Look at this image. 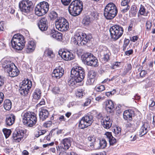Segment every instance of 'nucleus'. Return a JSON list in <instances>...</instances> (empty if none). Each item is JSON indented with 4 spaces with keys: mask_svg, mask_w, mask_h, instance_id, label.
Wrapping results in <instances>:
<instances>
[{
    "mask_svg": "<svg viewBox=\"0 0 155 155\" xmlns=\"http://www.w3.org/2000/svg\"><path fill=\"white\" fill-rule=\"evenodd\" d=\"M85 76L83 68L80 67H74L71 71V78L68 81V84L73 86L77 83L81 82Z\"/></svg>",
    "mask_w": 155,
    "mask_h": 155,
    "instance_id": "1",
    "label": "nucleus"
},
{
    "mask_svg": "<svg viewBox=\"0 0 155 155\" xmlns=\"http://www.w3.org/2000/svg\"><path fill=\"white\" fill-rule=\"evenodd\" d=\"M69 13L72 16H76L79 15L83 9L82 2L80 0L73 1L68 7Z\"/></svg>",
    "mask_w": 155,
    "mask_h": 155,
    "instance_id": "2",
    "label": "nucleus"
},
{
    "mask_svg": "<svg viewBox=\"0 0 155 155\" xmlns=\"http://www.w3.org/2000/svg\"><path fill=\"white\" fill-rule=\"evenodd\" d=\"M25 43L24 37L19 34L15 35L11 42L12 47L18 50H21L24 48Z\"/></svg>",
    "mask_w": 155,
    "mask_h": 155,
    "instance_id": "3",
    "label": "nucleus"
},
{
    "mask_svg": "<svg viewBox=\"0 0 155 155\" xmlns=\"http://www.w3.org/2000/svg\"><path fill=\"white\" fill-rule=\"evenodd\" d=\"M117 12V9L114 4L113 3H110L106 6L104 14L107 19L110 20L116 16Z\"/></svg>",
    "mask_w": 155,
    "mask_h": 155,
    "instance_id": "4",
    "label": "nucleus"
},
{
    "mask_svg": "<svg viewBox=\"0 0 155 155\" xmlns=\"http://www.w3.org/2000/svg\"><path fill=\"white\" fill-rule=\"evenodd\" d=\"M36 115L33 112H27L22 114V117L24 124L31 127L36 123L37 119Z\"/></svg>",
    "mask_w": 155,
    "mask_h": 155,
    "instance_id": "5",
    "label": "nucleus"
},
{
    "mask_svg": "<svg viewBox=\"0 0 155 155\" xmlns=\"http://www.w3.org/2000/svg\"><path fill=\"white\" fill-rule=\"evenodd\" d=\"M19 6L22 13L25 15L31 12L34 7L32 2L29 0H22L19 2Z\"/></svg>",
    "mask_w": 155,
    "mask_h": 155,
    "instance_id": "6",
    "label": "nucleus"
},
{
    "mask_svg": "<svg viewBox=\"0 0 155 155\" xmlns=\"http://www.w3.org/2000/svg\"><path fill=\"white\" fill-rule=\"evenodd\" d=\"M49 5L48 3L43 2L37 5L35 9V14L38 16H42L48 11Z\"/></svg>",
    "mask_w": 155,
    "mask_h": 155,
    "instance_id": "7",
    "label": "nucleus"
},
{
    "mask_svg": "<svg viewBox=\"0 0 155 155\" xmlns=\"http://www.w3.org/2000/svg\"><path fill=\"white\" fill-rule=\"evenodd\" d=\"M112 39L117 40L122 35L124 30L123 28L118 25H115L110 28L109 30Z\"/></svg>",
    "mask_w": 155,
    "mask_h": 155,
    "instance_id": "8",
    "label": "nucleus"
},
{
    "mask_svg": "<svg viewBox=\"0 0 155 155\" xmlns=\"http://www.w3.org/2000/svg\"><path fill=\"white\" fill-rule=\"evenodd\" d=\"M56 28L61 31H67L69 28V25L68 21L63 17H59L58 18L55 22Z\"/></svg>",
    "mask_w": 155,
    "mask_h": 155,
    "instance_id": "9",
    "label": "nucleus"
},
{
    "mask_svg": "<svg viewBox=\"0 0 155 155\" xmlns=\"http://www.w3.org/2000/svg\"><path fill=\"white\" fill-rule=\"evenodd\" d=\"M93 121V115L88 114L82 118L79 122V127L81 129H84L90 126Z\"/></svg>",
    "mask_w": 155,
    "mask_h": 155,
    "instance_id": "10",
    "label": "nucleus"
},
{
    "mask_svg": "<svg viewBox=\"0 0 155 155\" xmlns=\"http://www.w3.org/2000/svg\"><path fill=\"white\" fill-rule=\"evenodd\" d=\"M31 86L32 83L31 81L28 80H27L26 81H23L22 86L19 89V92L20 94L22 95L26 96L28 94Z\"/></svg>",
    "mask_w": 155,
    "mask_h": 155,
    "instance_id": "11",
    "label": "nucleus"
},
{
    "mask_svg": "<svg viewBox=\"0 0 155 155\" xmlns=\"http://www.w3.org/2000/svg\"><path fill=\"white\" fill-rule=\"evenodd\" d=\"M1 64L5 72H9L12 67L15 68L14 64L10 61L3 59L1 61Z\"/></svg>",
    "mask_w": 155,
    "mask_h": 155,
    "instance_id": "12",
    "label": "nucleus"
},
{
    "mask_svg": "<svg viewBox=\"0 0 155 155\" xmlns=\"http://www.w3.org/2000/svg\"><path fill=\"white\" fill-rule=\"evenodd\" d=\"M39 29L42 31H46L48 27L47 19L45 17L42 18L38 23Z\"/></svg>",
    "mask_w": 155,
    "mask_h": 155,
    "instance_id": "13",
    "label": "nucleus"
},
{
    "mask_svg": "<svg viewBox=\"0 0 155 155\" xmlns=\"http://www.w3.org/2000/svg\"><path fill=\"white\" fill-rule=\"evenodd\" d=\"M25 131L22 130H19L18 131H15L13 134V139L16 142H19L23 138Z\"/></svg>",
    "mask_w": 155,
    "mask_h": 155,
    "instance_id": "14",
    "label": "nucleus"
},
{
    "mask_svg": "<svg viewBox=\"0 0 155 155\" xmlns=\"http://www.w3.org/2000/svg\"><path fill=\"white\" fill-rule=\"evenodd\" d=\"M59 54L65 61L71 60L74 58L73 54L69 51H60Z\"/></svg>",
    "mask_w": 155,
    "mask_h": 155,
    "instance_id": "15",
    "label": "nucleus"
},
{
    "mask_svg": "<svg viewBox=\"0 0 155 155\" xmlns=\"http://www.w3.org/2000/svg\"><path fill=\"white\" fill-rule=\"evenodd\" d=\"M149 124L148 122H145L141 127L139 130V136L140 137L146 134L150 129Z\"/></svg>",
    "mask_w": 155,
    "mask_h": 155,
    "instance_id": "16",
    "label": "nucleus"
},
{
    "mask_svg": "<svg viewBox=\"0 0 155 155\" xmlns=\"http://www.w3.org/2000/svg\"><path fill=\"white\" fill-rule=\"evenodd\" d=\"M102 126L105 128L108 129L111 127L112 121L110 119L109 117L106 116L104 117V119L101 121Z\"/></svg>",
    "mask_w": 155,
    "mask_h": 155,
    "instance_id": "17",
    "label": "nucleus"
},
{
    "mask_svg": "<svg viewBox=\"0 0 155 155\" xmlns=\"http://www.w3.org/2000/svg\"><path fill=\"white\" fill-rule=\"evenodd\" d=\"M64 73L63 69L61 67L56 68L53 71L52 76L57 79H59L63 75Z\"/></svg>",
    "mask_w": 155,
    "mask_h": 155,
    "instance_id": "18",
    "label": "nucleus"
},
{
    "mask_svg": "<svg viewBox=\"0 0 155 155\" xmlns=\"http://www.w3.org/2000/svg\"><path fill=\"white\" fill-rule=\"evenodd\" d=\"M134 115V112L131 110H125L123 114L124 119L127 121H132V117Z\"/></svg>",
    "mask_w": 155,
    "mask_h": 155,
    "instance_id": "19",
    "label": "nucleus"
},
{
    "mask_svg": "<svg viewBox=\"0 0 155 155\" xmlns=\"http://www.w3.org/2000/svg\"><path fill=\"white\" fill-rule=\"evenodd\" d=\"M73 141V139L71 137H68L63 139L61 143L64 145V147L63 148L65 150H68L71 146V142Z\"/></svg>",
    "mask_w": 155,
    "mask_h": 155,
    "instance_id": "20",
    "label": "nucleus"
},
{
    "mask_svg": "<svg viewBox=\"0 0 155 155\" xmlns=\"http://www.w3.org/2000/svg\"><path fill=\"white\" fill-rule=\"evenodd\" d=\"M96 74L94 71H90L88 74V78L86 82V84L88 85L92 84L94 81V78Z\"/></svg>",
    "mask_w": 155,
    "mask_h": 155,
    "instance_id": "21",
    "label": "nucleus"
},
{
    "mask_svg": "<svg viewBox=\"0 0 155 155\" xmlns=\"http://www.w3.org/2000/svg\"><path fill=\"white\" fill-rule=\"evenodd\" d=\"M36 47L35 42L33 41H30L28 42L27 48L26 51L27 53H29L32 52L35 50Z\"/></svg>",
    "mask_w": 155,
    "mask_h": 155,
    "instance_id": "22",
    "label": "nucleus"
},
{
    "mask_svg": "<svg viewBox=\"0 0 155 155\" xmlns=\"http://www.w3.org/2000/svg\"><path fill=\"white\" fill-rule=\"evenodd\" d=\"M94 56L92 54L90 53H84L82 56V60L87 64L89 61L93 58Z\"/></svg>",
    "mask_w": 155,
    "mask_h": 155,
    "instance_id": "23",
    "label": "nucleus"
},
{
    "mask_svg": "<svg viewBox=\"0 0 155 155\" xmlns=\"http://www.w3.org/2000/svg\"><path fill=\"white\" fill-rule=\"evenodd\" d=\"M49 113L47 110L45 109H41L40 111L39 116L40 120L42 121L45 120L48 116Z\"/></svg>",
    "mask_w": 155,
    "mask_h": 155,
    "instance_id": "24",
    "label": "nucleus"
},
{
    "mask_svg": "<svg viewBox=\"0 0 155 155\" xmlns=\"http://www.w3.org/2000/svg\"><path fill=\"white\" fill-rule=\"evenodd\" d=\"M15 120V116L13 114L7 117L5 119V123L6 125L11 126L14 123Z\"/></svg>",
    "mask_w": 155,
    "mask_h": 155,
    "instance_id": "25",
    "label": "nucleus"
},
{
    "mask_svg": "<svg viewBox=\"0 0 155 155\" xmlns=\"http://www.w3.org/2000/svg\"><path fill=\"white\" fill-rule=\"evenodd\" d=\"M9 72L7 73H8V75L11 77L16 76L19 74V71L15 65V68L12 67V68H11Z\"/></svg>",
    "mask_w": 155,
    "mask_h": 155,
    "instance_id": "26",
    "label": "nucleus"
},
{
    "mask_svg": "<svg viewBox=\"0 0 155 155\" xmlns=\"http://www.w3.org/2000/svg\"><path fill=\"white\" fill-rule=\"evenodd\" d=\"M9 72L7 73H8V75L11 77L16 76L19 74V71L15 65V68L12 67V68H11Z\"/></svg>",
    "mask_w": 155,
    "mask_h": 155,
    "instance_id": "27",
    "label": "nucleus"
},
{
    "mask_svg": "<svg viewBox=\"0 0 155 155\" xmlns=\"http://www.w3.org/2000/svg\"><path fill=\"white\" fill-rule=\"evenodd\" d=\"M81 35L82 36V38L81 45L86 44L89 41L90 39L92 38L91 35H90V36L87 35L84 33H81Z\"/></svg>",
    "mask_w": 155,
    "mask_h": 155,
    "instance_id": "28",
    "label": "nucleus"
},
{
    "mask_svg": "<svg viewBox=\"0 0 155 155\" xmlns=\"http://www.w3.org/2000/svg\"><path fill=\"white\" fill-rule=\"evenodd\" d=\"M105 104L106 110H109L110 112L114 108V105L113 102L111 100H107L105 101Z\"/></svg>",
    "mask_w": 155,
    "mask_h": 155,
    "instance_id": "29",
    "label": "nucleus"
},
{
    "mask_svg": "<svg viewBox=\"0 0 155 155\" xmlns=\"http://www.w3.org/2000/svg\"><path fill=\"white\" fill-rule=\"evenodd\" d=\"M98 61L97 58L94 56L92 59H91L88 62L87 65L93 67L98 66Z\"/></svg>",
    "mask_w": 155,
    "mask_h": 155,
    "instance_id": "30",
    "label": "nucleus"
},
{
    "mask_svg": "<svg viewBox=\"0 0 155 155\" xmlns=\"http://www.w3.org/2000/svg\"><path fill=\"white\" fill-rule=\"evenodd\" d=\"M103 57L102 59L104 62H106L109 60L110 53L108 50H106L103 51Z\"/></svg>",
    "mask_w": 155,
    "mask_h": 155,
    "instance_id": "31",
    "label": "nucleus"
},
{
    "mask_svg": "<svg viewBox=\"0 0 155 155\" xmlns=\"http://www.w3.org/2000/svg\"><path fill=\"white\" fill-rule=\"evenodd\" d=\"M41 96V92L40 89H36L33 94V98L35 99L38 100Z\"/></svg>",
    "mask_w": 155,
    "mask_h": 155,
    "instance_id": "32",
    "label": "nucleus"
},
{
    "mask_svg": "<svg viewBox=\"0 0 155 155\" xmlns=\"http://www.w3.org/2000/svg\"><path fill=\"white\" fill-rule=\"evenodd\" d=\"M4 107L5 109L9 110L12 107V102L9 100H5L4 103Z\"/></svg>",
    "mask_w": 155,
    "mask_h": 155,
    "instance_id": "33",
    "label": "nucleus"
},
{
    "mask_svg": "<svg viewBox=\"0 0 155 155\" xmlns=\"http://www.w3.org/2000/svg\"><path fill=\"white\" fill-rule=\"evenodd\" d=\"M126 126L129 130L132 132L134 131L136 129L135 125L132 122H127L126 124Z\"/></svg>",
    "mask_w": 155,
    "mask_h": 155,
    "instance_id": "34",
    "label": "nucleus"
},
{
    "mask_svg": "<svg viewBox=\"0 0 155 155\" xmlns=\"http://www.w3.org/2000/svg\"><path fill=\"white\" fill-rule=\"evenodd\" d=\"M52 37L58 41L62 40V34L58 31H55L54 32L52 35Z\"/></svg>",
    "mask_w": 155,
    "mask_h": 155,
    "instance_id": "35",
    "label": "nucleus"
},
{
    "mask_svg": "<svg viewBox=\"0 0 155 155\" xmlns=\"http://www.w3.org/2000/svg\"><path fill=\"white\" fill-rule=\"evenodd\" d=\"M91 20L90 17L87 16L85 17L83 19L82 21V23L85 26L89 25L91 23Z\"/></svg>",
    "mask_w": 155,
    "mask_h": 155,
    "instance_id": "36",
    "label": "nucleus"
},
{
    "mask_svg": "<svg viewBox=\"0 0 155 155\" xmlns=\"http://www.w3.org/2000/svg\"><path fill=\"white\" fill-rule=\"evenodd\" d=\"M121 128L119 127H116L113 129V132L116 137H119L121 135Z\"/></svg>",
    "mask_w": 155,
    "mask_h": 155,
    "instance_id": "37",
    "label": "nucleus"
},
{
    "mask_svg": "<svg viewBox=\"0 0 155 155\" xmlns=\"http://www.w3.org/2000/svg\"><path fill=\"white\" fill-rule=\"evenodd\" d=\"M82 38V36L81 35V33H80V34L77 33L74 35V37L73 38V40H77L79 42V44L81 45Z\"/></svg>",
    "mask_w": 155,
    "mask_h": 155,
    "instance_id": "38",
    "label": "nucleus"
},
{
    "mask_svg": "<svg viewBox=\"0 0 155 155\" xmlns=\"http://www.w3.org/2000/svg\"><path fill=\"white\" fill-rule=\"evenodd\" d=\"M137 134L134 133H132L129 134L128 137L130 142H133L137 139Z\"/></svg>",
    "mask_w": 155,
    "mask_h": 155,
    "instance_id": "39",
    "label": "nucleus"
},
{
    "mask_svg": "<svg viewBox=\"0 0 155 155\" xmlns=\"http://www.w3.org/2000/svg\"><path fill=\"white\" fill-rule=\"evenodd\" d=\"M49 16L51 20H54L58 17V15L56 12L52 11L49 14Z\"/></svg>",
    "mask_w": 155,
    "mask_h": 155,
    "instance_id": "40",
    "label": "nucleus"
},
{
    "mask_svg": "<svg viewBox=\"0 0 155 155\" xmlns=\"http://www.w3.org/2000/svg\"><path fill=\"white\" fill-rule=\"evenodd\" d=\"M107 144L106 140L104 139H102L100 140V148L101 149H104L106 147Z\"/></svg>",
    "mask_w": 155,
    "mask_h": 155,
    "instance_id": "41",
    "label": "nucleus"
},
{
    "mask_svg": "<svg viewBox=\"0 0 155 155\" xmlns=\"http://www.w3.org/2000/svg\"><path fill=\"white\" fill-rule=\"evenodd\" d=\"M3 132L6 138H8L11 133V131L10 129L4 128L3 130Z\"/></svg>",
    "mask_w": 155,
    "mask_h": 155,
    "instance_id": "42",
    "label": "nucleus"
},
{
    "mask_svg": "<svg viewBox=\"0 0 155 155\" xmlns=\"http://www.w3.org/2000/svg\"><path fill=\"white\" fill-rule=\"evenodd\" d=\"M129 5H127L126 6L121 7L120 8L121 12L122 13H124L127 12L130 8Z\"/></svg>",
    "mask_w": 155,
    "mask_h": 155,
    "instance_id": "43",
    "label": "nucleus"
},
{
    "mask_svg": "<svg viewBox=\"0 0 155 155\" xmlns=\"http://www.w3.org/2000/svg\"><path fill=\"white\" fill-rule=\"evenodd\" d=\"M136 8V6L134 5H132L131 7L130 12L133 16H135L137 12Z\"/></svg>",
    "mask_w": 155,
    "mask_h": 155,
    "instance_id": "44",
    "label": "nucleus"
},
{
    "mask_svg": "<svg viewBox=\"0 0 155 155\" xmlns=\"http://www.w3.org/2000/svg\"><path fill=\"white\" fill-rule=\"evenodd\" d=\"M130 42V41L128 39H125L124 41V44L123 46V49L124 51H125L128 45Z\"/></svg>",
    "mask_w": 155,
    "mask_h": 155,
    "instance_id": "45",
    "label": "nucleus"
},
{
    "mask_svg": "<svg viewBox=\"0 0 155 155\" xmlns=\"http://www.w3.org/2000/svg\"><path fill=\"white\" fill-rule=\"evenodd\" d=\"M145 9L143 5H141L139 12L141 15H144L145 13Z\"/></svg>",
    "mask_w": 155,
    "mask_h": 155,
    "instance_id": "46",
    "label": "nucleus"
},
{
    "mask_svg": "<svg viewBox=\"0 0 155 155\" xmlns=\"http://www.w3.org/2000/svg\"><path fill=\"white\" fill-rule=\"evenodd\" d=\"M96 89L97 91H102L105 90V87L104 85H101L96 87Z\"/></svg>",
    "mask_w": 155,
    "mask_h": 155,
    "instance_id": "47",
    "label": "nucleus"
},
{
    "mask_svg": "<svg viewBox=\"0 0 155 155\" xmlns=\"http://www.w3.org/2000/svg\"><path fill=\"white\" fill-rule=\"evenodd\" d=\"M130 2V0H124L122 1L121 3V7L126 6L128 5V3Z\"/></svg>",
    "mask_w": 155,
    "mask_h": 155,
    "instance_id": "48",
    "label": "nucleus"
},
{
    "mask_svg": "<svg viewBox=\"0 0 155 155\" xmlns=\"http://www.w3.org/2000/svg\"><path fill=\"white\" fill-rule=\"evenodd\" d=\"M51 125L52 122L51 121H48L43 124V126L45 127H51Z\"/></svg>",
    "mask_w": 155,
    "mask_h": 155,
    "instance_id": "49",
    "label": "nucleus"
},
{
    "mask_svg": "<svg viewBox=\"0 0 155 155\" xmlns=\"http://www.w3.org/2000/svg\"><path fill=\"white\" fill-rule=\"evenodd\" d=\"M108 140L110 143V145H113L116 142V139L114 138L113 136L112 138H111L109 139Z\"/></svg>",
    "mask_w": 155,
    "mask_h": 155,
    "instance_id": "50",
    "label": "nucleus"
},
{
    "mask_svg": "<svg viewBox=\"0 0 155 155\" xmlns=\"http://www.w3.org/2000/svg\"><path fill=\"white\" fill-rule=\"evenodd\" d=\"M61 3L64 5H68L71 1V0H61Z\"/></svg>",
    "mask_w": 155,
    "mask_h": 155,
    "instance_id": "51",
    "label": "nucleus"
},
{
    "mask_svg": "<svg viewBox=\"0 0 155 155\" xmlns=\"http://www.w3.org/2000/svg\"><path fill=\"white\" fill-rule=\"evenodd\" d=\"M52 92L55 94H58L60 92V90L58 87H54L52 89Z\"/></svg>",
    "mask_w": 155,
    "mask_h": 155,
    "instance_id": "52",
    "label": "nucleus"
},
{
    "mask_svg": "<svg viewBox=\"0 0 155 155\" xmlns=\"http://www.w3.org/2000/svg\"><path fill=\"white\" fill-rule=\"evenodd\" d=\"M131 69L132 66L131 64H128L126 68V71L124 72V75L126 74L130 70H131Z\"/></svg>",
    "mask_w": 155,
    "mask_h": 155,
    "instance_id": "53",
    "label": "nucleus"
},
{
    "mask_svg": "<svg viewBox=\"0 0 155 155\" xmlns=\"http://www.w3.org/2000/svg\"><path fill=\"white\" fill-rule=\"evenodd\" d=\"M88 140L89 142H95L96 140V138L94 136H89L88 137Z\"/></svg>",
    "mask_w": 155,
    "mask_h": 155,
    "instance_id": "54",
    "label": "nucleus"
},
{
    "mask_svg": "<svg viewBox=\"0 0 155 155\" xmlns=\"http://www.w3.org/2000/svg\"><path fill=\"white\" fill-rule=\"evenodd\" d=\"M47 54L48 56L50 58L53 57L54 56L52 51L49 50L47 51Z\"/></svg>",
    "mask_w": 155,
    "mask_h": 155,
    "instance_id": "55",
    "label": "nucleus"
},
{
    "mask_svg": "<svg viewBox=\"0 0 155 155\" xmlns=\"http://www.w3.org/2000/svg\"><path fill=\"white\" fill-rule=\"evenodd\" d=\"M4 79V78L0 76V89L4 85L5 81Z\"/></svg>",
    "mask_w": 155,
    "mask_h": 155,
    "instance_id": "56",
    "label": "nucleus"
},
{
    "mask_svg": "<svg viewBox=\"0 0 155 155\" xmlns=\"http://www.w3.org/2000/svg\"><path fill=\"white\" fill-rule=\"evenodd\" d=\"M146 28L147 29H150L151 26H152V23L151 22L149 21H147L146 22Z\"/></svg>",
    "mask_w": 155,
    "mask_h": 155,
    "instance_id": "57",
    "label": "nucleus"
},
{
    "mask_svg": "<svg viewBox=\"0 0 155 155\" xmlns=\"http://www.w3.org/2000/svg\"><path fill=\"white\" fill-rule=\"evenodd\" d=\"M91 100L90 99L87 98L84 104V106H86L89 105L91 103Z\"/></svg>",
    "mask_w": 155,
    "mask_h": 155,
    "instance_id": "58",
    "label": "nucleus"
},
{
    "mask_svg": "<svg viewBox=\"0 0 155 155\" xmlns=\"http://www.w3.org/2000/svg\"><path fill=\"white\" fill-rule=\"evenodd\" d=\"M106 116H103L101 114L99 113L97 114V117L98 119L101 120V121H102L103 119H104V117Z\"/></svg>",
    "mask_w": 155,
    "mask_h": 155,
    "instance_id": "59",
    "label": "nucleus"
},
{
    "mask_svg": "<svg viewBox=\"0 0 155 155\" xmlns=\"http://www.w3.org/2000/svg\"><path fill=\"white\" fill-rule=\"evenodd\" d=\"M91 16L95 19L97 18L98 16V13L96 12H93L91 13Z\"/></svg>",
    "mask_w": 155,
    "mask_h": 155,
    "instance_id": "60",
    "label": "nucleus"
},
{
    "mask_svg": "<svg viewBox=\"0 0 155 155\" xmlns=\"http://www.w3.org/2000/svg\"><path fill=\"white\" fill-rule=\"evenodd\" d=\"M147 74V72L145 70H142L140 73V76L143 78L145 77L146 74Z\"/></svg>",
    "mask_w": 155,
    "mask_h": 155,
    "instance_id": "61",
    "label": "nucleus"
},
{
    "mask_svg": "<svg viewBox=\"0 0 155 155\" xmlns=\"http://www.w3.org/2000/svg\"><path fill=\"white\" fill-rule=\"evenodd\" d=\"M45 104V102L44 99H42L41 101L37 105V107H40L41 105H44Z\"/></svg>",
    "mask_w": 155,
    "mask_h": 155,
    "instance_id": "62",
    "label": "nucleus"
},
{
    "mask_svg": "<svg viewBox=\"0 0 155 155\" xmlns=\"http://www.w3.org/2000/svg\"><path fill=\"white\" fill-rule=\"evenodd\" d=\"M133 50L130 49L125 52V54L126 55L129 56L133 54Z\"/></svg>",
    "mask_w": 155,
    "mask_h": 155,
    "instance_id": "63",
    "label": "nucleus"
},
{
    "mask_svg": "<svg viewBox=\"0 0 155 155\" xmlns=\"http://www.w3.org/2000/svg\"><path fill=\"white\" fill-rule=\"evenodd\" d=\"M105 134L108 140L111 138H112V136L111 132H107Z\"/></svg>",
    "mask_w": 155,
    "mask_h": 155,
    "instance_id": "64",
    "label": "nucleus"
}]
</instances>
